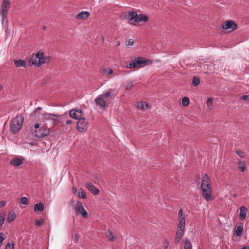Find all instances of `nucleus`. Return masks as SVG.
<instances>
[{
    "label": "nucleus",
    "mask_w": 249,
    "mask_h": 249,
    "mask_svg": "<svg viewBox=\"0 0 249 249\" xmlns=\"http://www.w3.org/2000/svg\"><path fill=\"white\" fill-rule=\"evenodd\" d=\"M121 17L123 19H127L129 24L134 25H137L140 22H146L148 20L147 16L142 14H138L134 11L124 12Z\"/></svg>",
    "instance_id": "1"
},
{
    "label": "nucleus",
    "mask_w": 249,
    "mask_h": 249,
    "mask_svg": "<svg viewBox=\"0 0 249 249\" xmlns=\"http://www.w3.org/2000/svg\"><path fill=\"white\" fill-rule=\"evenodd\" d=\"M201 187L203 197L207 201L212 200V197L211 182L209 177L206 174H204L203 175Z\"/></svg>",
    "instance_id": "2"
},
{
    "label": "nucleus",
    "mask_w": 249,
    "mask_h": 249,
    "mask_svg": "<svg viewBox=\"0 0 249 249\" xmlns=\"http://www.w3.org/2000/svg\"><path fill=\"white\" fill-rule=\"evenodd\" d=\"M23 122L24 118L22 116H17L10 123L11 131L14 134L18 132L20 129Z\"/></svg>",
    "instance_id": "3"
},
{
    "label": "nucleus",
    "mask_w": 249,
    "mask_h": 249,
    "mask_svg": "<svg viewBox=\"0 0 249 249\" xmlns=\"http://www.w3.org/2000/svg\"><path fill=\"white\" fill-rule=\"evenodd\" d=\"M42 118L45 122H50L52 124H56L60 121V120L65 118L63 115H58L54 114L45 113L42 114Z\"/></svg>",
    "instance_id": "4"
},
{
    "label": "nucleus",
    "mask_w": 249,
    "mask_h": 249,
    "mask_svg": "<svg viewBox=\"0 0 249 249\" xmlns=\"http://www.w3.org/2000/svg\"><path fill=\"white\" fill-rule=\"evenodd\" d=\"M35 132L34 135L35 137L41 138L49 135L50 133L49 129L44 126L40 127L39 124H35Z\"/></svg>",
    "instance_id": "5"
},
{
    "label": "nucleus",
    "mask_w": 249,
    "mask_h": 249,
    "mask_svg": "<svg viewBox=\"0 0 249 249\" xmlns=\"http://www.w3.org/2000/svg\"><path fill=\"white\" fill-rule=\"evenodd\" d=\"M150 60L142 57H138L133 61L127 65V67L129 69L136 68L140 67L142 65H147L149 64Z\"/></svg>",
    "instance_id": "6"
},
{
    "label": "nucleus",
    "mask_w": 249,
    "mask_h": 249,
    "mask_svg": "<svg viewBox=\"0 0 249 249\" xmlns=\"http://www.w3.org/2000/svg\"><path fill=\"white\" fill-rule=\"evenodd\" d=\"M71 203L72 205L74 206V209L76 213L81 214L85 218L88 217V213L84 209L83 205L81 202L79 201L72 200Z\"/></svg>",
    "instance_id": "7"
},
{
    "label": "nucleus",
    "mask_w": 249,
    "mask_h": 249,
    "mask_svg": "<svg viewBox=\"0 0 249 249\" xmlns=\"http://www.w3.org/2000/svg\"><path fill=\"white\" fill-rule=\"evenodd\" d=\"M114 89H110L99 96L107 103H109L116 95Z\"/></svg>",
    "instance_id": "8"
},
{
    "label": "nucleus",
    "mask_w": 249,
    "mask_h": 249,
    "mask_svg": "<svg viewBox=\"0 0 249 249\" xmlns=\"http://www.w3.org/2000/svg\"><path fill=\"white\" fill-rule=\"evenodd\" d=\"M10 5V0H3L0 7V15L1 17L2 21L4 20L7 15Z\"/></svg>",
    "instance_id": "9"
},
{
    "label": "nucleus",
    "mask_w": 249,
    "mask_h": 249,
    "mask_svg": "<svg viewBox=\"0 0 249 249\" xmlns=\"http://www.w3.org/2000/svg\"><path fill=\"white\" fill-rule=\"evenodd\" d=\"M76 127L79 132H85L88 129L89 124L88 122L85 121L84 118H81L77 123Z\"/></svg>",
    "instance_id": "10"
},
{
    "label": "nucleus",
    "mask_w": 249,
    "mask_h": 249,
    "mask_svg": "<svg viewBox=\"0 0 249 249\" xmlns=\"http://www.w3.org/2000/svg\"><path fill=\"white\" fill-rule=\"evenodd\" d=\"M223 28L228 32H232L236 29V24L231 20L227 21L224 22L222 25Z\"/></svg>",
    "instance_id": "11"
},
{
    "label": "nucleus",
    "mask_w": 249,
    "mask_h": 249,
    "mask_svg": "<svg viewBox=\"0 0 249 249\" xmlns=\"http://www.w3.org/2000/svg\"><path fill=\"white\" fill-rule=\"evenodd\" d=\"M36 57L38 61L40 63V66L45 63L49 62L50 58L48 57L44 56L42 52L38 51L36 53Z\"/></svg>",
    "instance_id": "12"
},
{
    "label": "nucleus",
    "mask_w": 249,
    "mask_h": 249,
    "mask_svg": "<svg viewBox=\"0 0 249 249\" xmlns=\"http://www.w3.org/2000/svg\"><path fill=\"white\" fill-rule=\"evenodd\" d=\"M69 115L72 118L79 120L81 119L82 116V111L80 109L74 110L72 109L69 112Z\"/></svg>",
    "instance_id": "13"
},
{
    "label": "nucleus",
    "mask_w": 249,
    "mask_h": 249,
    "mask_svg": "<svg viewBox=\"0 0 249 249\" xmlns=\"http://www.w3.org/2000/svg\"><path fill=\"white\" fill-rule=\"evenodd\" d=\"M96 104L101 108L105 109L107 106V103L99 95L94 100Z\"/></svg>",
    "instance_id": "14"
},
{
    "label": "nucleus",
    "mask_w": 249,
    "mask_h": 249,
    "mask_svg": "<svg viewBox=\"0 0 249 249\" xmlns=\"http://www.w3.org/2000/svg\"><path fill=\"white\" fill-rule=\"evenodd\" d=\"M86 187L94 195H97L99 193V190L91 183H86Z\"/></svg>",
    "instance_id": "15"
},
{
    "label": "nucleus",
    "mask_w": 249,
    "mask_h": 249,
    "mask_svg": "<svg viewBox=\"0 0 249 249\" xmlns=\"http://www.w3.org/2000/svg\"><path fill=\"white\" fill-rule=\"evenodd\" d=\"M185 230L177 229L176 237L175 238V243L178 244L179 242L180 239L184 234Z\"/></svg>",
    "instance_id": "16"
},
{
    "label": "nucleus",
    "mask_w": 249,
    "mask_h": 249,
    "mask_svg": "<svg viewBox=\"0 0 249 249\" xmlns=\"http://www.w3.org/2000/svg\"><path fill=\"white\" fill-rule=\"evenodd\" d=\"M72 192L80 198H85L86 197V193L82 189H77L75 188H73L72 189Z\"/></svg>",
    "instance_id": "17"
},
{
    "label": "nucleus",
    "mask_w": 249,
    "mask_h": 249,
    "mask_svg": "<svg viewBox=\"0 0 249 249\" xmlns=\"http://www.w3.org/2000/svg\"><path fill=\"white\" fill-rule=\"evenodd\" d=\"M9 163L14 166L17 167L22 164L23 160L20 158H15L10 160Z\"/></svg>",
    "instance_id": "18"
},
{
    "label": "nucleus",
    "mask_w": 249,
    "mask_h": 249,
    "mask_svg": "<svg viewBox=\"0 0 249 249\" xmlns=\"http://www.w3.org/2000/svg\"><path fill=\"white\" fill-rule=\"evenodd\" d=\"M239 209H240L239 219L241 220H243L246 217V215H247V209L245 206H241L240 207Z\"/></svg>",
    "instance_id": "19"
},
{
    "label": "nucleus",
    "mask_w": 249,
    "mask_h": 249,
    "mask_svg": "<svg viewBox=\"0 0 249 249\" xmlns=\"http://www.w3.org/2000/svg\"><path fill=\"white\" fill-rule=\"evenodd\" d=\"M89 16V12L82 11L76 16V18L78 19H84L88 18Z\"/></svg>",
    "instance_id": "20"
},
{
    "label": "nucleus",
    "mask_w": 249,
    "mask_h": 249,
    "mask_svg": "<svg viewBox=\"0 0 249 249\" xmlns=\"http://www.w3.org/2000/svg\"><path fill=\"white\" fill-rule=\"evenodd\" d=\"M14 63L17 67H23L25 68H27L26 62L22 59L14 60Z\"/></svg>",
    "instance_id": "21"
},
{
    "label": "nucleus",
    "mask_w": 249,
    "mask_h": 249,
    "mask_svg": "<svg viewBox=\"0 0 249 249\" xmlns=\"http://www.w3.org/2000/svg\"><path fill=\"white\" fill-rule=\"evenodd\" d=\"M44 209V205L41 202H39L36 204L34 207L35 212H42Z\"/></svg>",
    "instance_id": "22"
},
{
    "label": "nucleus",
    "mask_w": 249,
    "mask_h": 249,
    "mask_svg": "<svg viewBox=\"0 0 249 249\" xmlns=\"http://www.w3.org/2000/svg\"><path fill=\"white\" fill-rule=\"evenodd\" d=\"M30 65H34L36 67H40V63L38 61V58L36 57V56L33 58L29 62Z\"/></svg>",
    "instance_id": "23"
},
{
    "label": "nucleus",
    "mask_w": 249,
    "mask_h": 249,
    "mask_svg": "<svg viewBox=\"0 0 249 249\" xmlns=\"http://www.w3.org/2000/svg\"><path fill=\"white\" fill-rule=\"evenodd\" d=\"M238 167L239 169V170L242 172H244L246 170V163L244 161L240 160L238 161Z\"/></svg>",
    "instance_id": "24"
},
{
    "label": "nucleus",
    "mask_w": 249,
    "mask_h": 249,
    "mask_svg": "<svg viewBox=\"0 0 249 249\" xmlns=\"http://www.w3.org/2000/svg\"><path fill=\"white\" fill-rule=\"evenodd\" d=\"M113 70L110 68H105L102 70V73L103 75L107 76L113 73Z\"/></svg>",
    "instance_id": "25"
},
{
    "label": "nucleus",
    "mask_w": 249,
    "mask_h": 249,
    "mask_svg": "<svg viewBox=\"0 0 249 249\" xmlns=\"http://www.w3.org/2000/svg\"><path fill=\"white\" fill-rule=\"evenodd\" d=\"M243 226H238L237 227L236 229L235 230V234L237 236H240L242 235L243 232Z\"/></svg>",
    "instance_id": "26"
},
{
    "label": "nucleus",
    "mask_w": 249,
    "mask_h": 249,
    "mask_svg": "<svg viewBox=\"0 0 249 249\" xmlns=\"http://www.w3.org/2000/svg\"><path fill=\"white\" fill-rule=\"evenodd\" d=\"M16 217V214L15 212L11 211L9 213L8 217H7V221L8 222H11L13 221Z\"/></svg>",
    "instance_id": "27"
},
{
    "label": "nucleus",
    "mask_w": 249,
    "mask_h": 249,
    "mask_svg": "<svg viewBox=\"0 0 249 249\" xmlns=\"http://www.w3.org/2000/svg\"><path fill=\"white\" fill-rule=\"evenodd\" d=\"M184 249H192V245L188 238L184 239Z\"/></svg>",
    "instance_id": "28"
},
{
    "label": "nucleus",
    "mask_w": 249,
    "mask_h": 249,
    "mask_svg": "<svg viewBox=\"0 0 249 249\" xmlns=\"http://www.w3.org/2000/svg\"><path fill=\"white\" fill-rule=\"evenodd\" d=\"M207 106L208 108L212 109L213 106V99L212 98H208L207 100Z\"/></svg>",
    "instance_id": "29"
},
{
    "label": "nucleus",
    "mask_w": 249,
    "mask_h": 249,
    "mask_svg": "<svg viewBox=\"0 0 249 249\" xmlns=\"http://www.w3.org/2000/svg\"><path fill=\"white\" fill-rule=\"evenodd\" d=\"M189 99L187 97H184L182 98V104L184 107H187L189 104Z\"/></svg>",
    "instance_id": "30"
},
{
    "label": "nucleus",
    "mask_w": 249,
    "mask_h": 249,
    "mask_svg": "<svg viewBox=\"0 0 249 249\" xmlns=\"http://www.w3.org/2000/svg\"><path fill=\"white\" fill-rule=\"evenodd\" d=\"M6 213L4 212H1L0 213V226H1L5 221V217Z\"/></svg>",
    "instance_id": "31"
},
{
    "label": "nucleus",
    "mask_w": 249,
    "mask_h": 249,
    "mask_svg": "<svg viewBox=\"0 0 249 249\" xmlns=\"http://www.w3.org/2000/svg\"><path fill=\"white\" fill-rule=\"evenodd\" d=\"M192 83L194 86H197L200 83L199 78L197 77H194L193 79Z\"/></svg>",
    "instance_id": "32"
},
{
    "label": "nucleus",
    "mask_w": 249,
    "mask_h": 249,
    "mask_svg": "<svg viewBox=\"0 0 249 249\" xmlns=\"http://www.w3.org/2000/svg\"><path fill=\"white\" fill-rule=\"evenodd\" d=\"M4 249H14V243L13 242H8L6 244Z\"/></svg>",
    "instance_id": "33"
},
{
    "label": "nucleus",
    "mask_w": 249,
    "mask_h": 249,
    "mask_svg": "<svg viewBox=\"0 0 249 249\" xmlns=\"http://www.w3.org/2000/svg\"><path fill=\"white\" fill-rule=\"evenodd\" d=\"M64 117L65 118V120L64 119H63L62 120H60V121L59 122H61L63 123L64 122H65L66 124H70L71 123L72 121L70 119H68L67 118L65 117V116H64Z\"/></svg>",
    "instance_id": "34"
},
{
    "label": "nucleus",
    "mask_w": 249,
    "mask_h": 249,
    "mask_svg": "<svg viewBox=\"0 0 249 249\" xmlns=\"http://www.w3.org/2000/svg\"><path fill=\"white\" fill-rule=\"evenodd\" d=\"M20 202L24 205L28 204V199L26 197H22L20 199Z\"/></svg>",
    "instance_id": "35"
},
{
    "label": "nucleus",
    "mask_w": 249,
    "mask_h": 249,
    "mask_svg": "<svg viewBox=\"0 0 249 249\" xmlns=\"http://www.w3.org/2000/svg\"><path fill=\"white\" fill-rule=\"evenodd\" d=\"M185 218V214L183 212L182 209H180L178 211V219H183Z\"/></svg>",
    "instance_id": "36"
},
{
    "label": "nucleus",
    "mask_w": 249,
    "mask_h": 249,
    "mask_svg": "<svg viewBox=\"0 0 249 249\" xmlns=\"http://www.w3.org/2000/svg\"><path fill=\"white\" fill-rule=\"evenodd\" d=\"M43 223V219H37L35 221V224L36 225L37 227L40 226Z\"/></svg>",
    "instance_id": "37"
},
{
    "label": "nucleus",
    "mask_w": 249,
    "mask_h": 249,
    "mask_svg": "<svg viewBox=\"0 0 249 249\" xmlns=\"http://www.w3.org/2000/svg\"><path fill=\"white\" fill-rule=\"evenodd\" d=\"M185 223L182 222H178L177 229L185 230Z\"/></svg>",
    "instance_id": "38"
},
{
    "label": "nucleus",
    "mask_w": 249,
    "mask_h": 249,
    "mask_svg": "<svg viewBox=\"0 0 249 249\" xmlns=\"http://www.w3.org/2000/svg\"><path fill=\"white\" fill-rule=\"evenodd\" d=\"M133 85L132 81L128 82L125 85V89H130L132 88Z\"/></svg>",
    "instance_id": "39"
},
{
    "label": "nucleus",
    "mask_w": 249,
    "mask_h": 249,
    "mask_svg": "<svg viewBox=\"0 0 249 249\" xmlns=\"http://www.w3.org/2000/svg\"><path fill=\"white\" fill-rule=\"evenodd\" d=\"M137 107L139 108L143 109L144 108V102H140L137 103Z\"/></svg>",
    "instance_id": "40"
},
{
    "label": "nucleus",
    "mask_w": 249,
    "mask_h": 249,
    "mask_svg": "<svg viewBox=\"0 0 249 249\" xmlns=\"http://www.w3.org/2000/svg\"><path fill=\"white\" fill-rule=\"evenodd\" d=\"M236 153L241 158H245V154L244 153L240 150H237Z\"/></svg>",
    "instance_id": "41"
},
{
    "label": "nucleus",
    "mask_w": 249,
    "mask_h": 249,
    "mask_svg": "<svg viewBox=\"0 0 249 249\" xmlns=\"http://www.w3.org/2000/svg\"><path fill=\"white\" fill-rule=\"evenodd\" d=\"M108 238L110 240L113 241L115 239L116 236L113 233H112L111 232H109Z\"/></svg>",
    "instance_id": "42"
},
{
    "label": "nucleus",
    "mask_w": 249,
    "mask_h": 249,
    "mask_svg": "<svg viewBox=\"0 0 249 249\" xmlns=\"http://www.w3.org/2000/svg\"><path fill=\"white\" fill-rule=\"evenodd\" d=\"M240 99L247 101H249V94L243 95L240 97Z\"/></svg>",
    "instance_id": "43"
},
{
    "label": "nucleus",
    "mask_w": 249,
    "mask_h": 249,
    "mask_svg": "<svg viewBox=\"0 0 249 249\" xmlns=\"http://www.w3.org/2000/svg\"><path fill=\"white\" fill-rule=\"evenodd\" d=\"M5 240V238L4 237V235L2 232H0V247L1 246L2 244V242Z\"/></svg>",
    "instance_id": "44"
},
{
    "label": "nucleus",
    "mask_w": 249,
    "mask_h": 249,
    "mask_svg": "<svg viewBox=\"0 0 249 249\" xmlns=\"http://www.w3.org/2000/svg\"><path fill=\"white\" fill-rule=\"evenodd\" d=\"M134 43V40L133 39H129L128 41V43L126 44V46H132Z\"/></svg>",
    "instance_id": "45"
},
{
    "label": "nucleus",
    "mask_w": 249,
    "mask_h": 249,
    "mask_svg": "<svg viewBox=\"0 0 249 249\" xmlns=\"http://www.w3.org/2000/svg\"><path fill=\"white\" fill-rule=\"evenodd\" d=\"M41 109V107H37L35 109L34 113H37L38 112L39 113H40V111Z\"/></svg>",
    "instance_id": "46"
},
{
    "label": "nucleus",
    "mask_w": 249,
    "mask_h": 249,
    "mask_svg": "<svg viewBox=\"0 0 249 249\" xmlns=\"http://www.w3.org/2000/svg\"><path fill=\"white\" fill-rule=\"evenodd\" d=\"M6 201H1L0 202V208L6 205Z\"/></svg>",
    "instance_id": "47"
},
{
    "label": "nucleus",
    "mask_w": 249,
    "mask_h": 249,
    "mask_svg": "<svg viewBox=\"0 0 249 249\" xmlns=\"http://www.w3.org/2000/svg\"><path fill=\"white\" fill-rule=\"evenodd\" d=\"M178 222H182V223H185V218H183V219H178Z\"/></svg>",
    "instance_id": "48"
},
{
    "label": "nucleus",
    "mask_w": 249,
    "mask_h": 249,
    "mask_svg": "<svg viewBox=\"0 0 249 249\" xmlns=\"http://www.w3.org/2000/svg\"><path fill=\"white\" fill-rule=\"evenodd\" d=\"M78 238H79V235H78V234L75 233V242H76L78 241Z\"/></svg>",
    "instance_id": "49"
},
{
    "label": "nucleus",
    "mask_w": 249,
    "mask_h": 249,
    "mask_svg": "<svg viewBox=\"0 0 249 249\" xmlns=\"http://www.w3.org/2000/svg\"><path fill=\"white\" fill-rule=\"evenodd\" d=\"M144 106L146 107H149V104L146 102H144Z\"/></svg>",
    "instance_id": "50"
},
{
    "label": "nucleus",
    "mask_w": 249,
    "mask_h": 249,
    "mask_svg": "<svg viewBox=\"0 0 249 249\" xmlns=\"http://www.w3.org/2000/svg\"><path fill=\"white\" fill-rule=\"evenodd\" d=\"M240 249H247V248H246V247H244L241 248Z\"/></svg>",
    "instance_id": "51"
},
{
    "label": "nucleus",
    "mask_w": 249,
    "mask_h": 249,
    "mask_svg": "<svg viewBox=\"0 0 249 249\" xmlns=\"http://www.w3.org/2000/svg\"><path fill=\"white\" fill-rule=\"evenodd\" d=\"M104 0H99V2L103 1Z\"/></svg>",
    "instance_id": "52"
},
{
    "label": "nucleus",
    "mask_w": 249,
    "mask_h": 249,
    "mask_svg": "<svg viewBox=\"0 0 249 249\" xmlns=\"http://www.w3.org/2000/svg\"><path fill=\"white\" fill-rule=\"evenodd\" d=\"M120 45V42H118V43H117V46H119Z\"/></svg>",
    "instance_id": "53"
},
{
    "label": "nucleus",
    "mask_w": 249,
    "mask_h": 249,
    "mask_svg": "<svg viewBox=\"0 0 249 249\" xmlns=\"http://www.w3.org/2000/svg\"><path fill=\"white\" fill-rule=\"evenodd\" d=\"M46 29V27H45V26H44V27H43V29Z\"/></svg>",
    "instance_id": "54"
}]
</instances>
